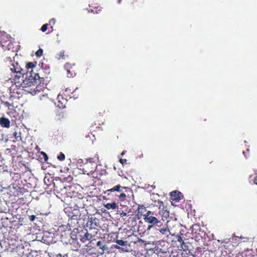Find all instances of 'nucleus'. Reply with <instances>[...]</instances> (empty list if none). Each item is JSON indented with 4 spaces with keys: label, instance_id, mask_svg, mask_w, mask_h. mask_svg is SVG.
Returning <instances> with one entry per match:
<instances>
[{
    "label": "nucleus",
    "instance_id": "f257e3e1",
    "mask_svg": "<svg viewBox=\"0 0 257 257\" xmlns=\"http://www.w3.org/2000/svg\"><path fill=\"white\" fill-rule=\"evenodd\" d=\"M115 242L117 244H113V246L114 248L119 249L123 252H129L130 249L127 246V241H124L122 239H116Z\"/></svg>",
    "mask_w": 257,
    "mask_h": 257
},
{
    "label": "nucleus",
    "instance_id": "f03ea898",
    "mask_svg": "<svg viewBox=\"0 0 257 257\" xmlns=\"http://www.w3.org/2000/svg\"><path fill=\"white\" fill-rule=\"evenodd\" d=\"M144 219L145 222L154 225H157L158 227H160L162 224L161 221L159 220L158 218L154 215L149 216V217L147 216L146 218H144Z\"/></svg>",
    "mask_w": 257,
    "mask_h": 257
},
{
    "label": "nucleus",
    "instance_id": "7ed1b4c3",
    "mask_svg": "<svg viewBox=\"0 0 257 257\" xmlns=\"http://www.w3.org/2000/svg\"><path fill=\"white\" fill-rule=\"evenodd\" d=\"M171 196L172 199L177 201H179L183 197L182 194L180 192L177 191H175L171 192Z\"/></svg>",
    "mask_w": 257,
    "mask_h": 257
},
{
    "label": "nucleus",
    "instance_id": "20e7f679",
    "mask_svg": "<svg viewBox=\"0 0 257 257\" xmlns=\"http://www.w3.org/2000/svg\"><path fill=\"white\" fill-rule=\"evenodd\" d=\"M10 120L5 117H1L0 118V124L1 125L5 127H10Z\"/></svg>",
    "mask_w": 257,
    "mask_h": 257
},
{
    "label": "nucleus",
    "instance_id": "39448f33",
    "mask_svg": "<svg viewBox=\"0 0 257 257\" xmlns=\"http://www.w3.org/2000/svg\"><path fill=\"white\" fill-rule=\"evenodd\" d=\"M104 207L108 210L115 209L117 207L115 202H112V203H107L104 205Z\"/></svg>",
    "mask_w": 257,
    "mask_h": 257
},
{
    "label": "nucleus",
    "instance_id": "423d86ee",
    "mask_svg": "<svg viewBox=\"0 0 257 257\" xmlns=\"http://www.w3.org/2000/svg\"><path fill=\"white\" fill-rule=\"evenodd\" d=\"M69 66H70V64L69 63H66L65 65V68L67 70V76L68 77H73V74L72 73H71L70 72V70L69 69Z\"/></svg>",
    "mask_w": 257,
    "mask_h": 257
},
{
    "label": "nucleus",
    "instance_id": "0eeeda50",
    "mask_svg": "<svg viewBox=\"0 0 257 257\" xmlns=\"http://www.w3.org/2000/svg\"><path fill=\"white\" fill-rule=\"evenodd\" d=\"M98 221V219L96 218H90L89 221L91 222V225H94L95 227H96L98 226V223L97 221Z\"/></svg>",
    "mask_w": 257,
    "mask_h": 257
},
{
    "label": "nucleus",
    "instance_id": "6e6552de",
    "mask_svg": "<svg viewBox=\"0 0 257 257\" xmlns=\"http://www.w3.org/2000/svg\"><path fill=\"white\" fill-rule=\"evenodd\" d=\"M92 237V235L91 234L89 233L88 232H86L83 237V239H85L87 240H89Z\"/></svg>",
    "mask_w": 257,
    "mask_h": 257
},
{
    "label": "nucleus",
    "instance_id": "1a4fd4ad",
    "mask_svg": "<svg viewBox=\"0 0 257 257\" xmlns=\"http://www.w3.org/2000/svg\"><path fill=\"white\" fill-rule=\"evenodd\" d=\"M21 135V132L18 133L17 132H15L14 133V136L15 138L17 140H18V139H20L21 140H22Z\"/></svg>",
    "mask_w": 257,
    "mask_h": 257
},
{
    "label": "nucleus",
    "instance_id": "9d476101",
    "mask_svg": "<svg viewBox=\"0 0 257 257\" xmlns=\"http://www.w3.org/2000/svg\"><path fill=\"white\" fill-rule=\"evenodd\" d=\"M26 75V78L29 76L30 77H33L34 79H36V75L37 74H36L33 77L31 73V72H29L28 71L26 74H23V77H24V75Z\"/></svg>",
    "mask_w": 257,
    "mask_h": 257
},
{
    "label": "nucleus",
    "instance_id": "9b49d317",
    "mask_svg": "<svg viewBox=\"0 0 257 257\" xmlns=\"http://www.w3.org/2000/svg\"><path fill=\"white\" fill-rule=\"evenodd\" d=\"M160 232L163 234H166L167 232H169L170 231H169V229L168 228H161L159 230Z\"/></svg>",
    "mask_w": 257,
    "mask_h": 257
},
{
    "label": "nucleus",
    "instance_id": "f8f14e48",
    "mask_svg": "<svg viewBox=\"0 0 257 257\" xmlns=\"http://www.w3.org/2000/svg\"><path fill=\"white\" fill-rule=\"evenodd\" d=\"M154 215V213L151 212V211H148L147 213L143 215L144 218H146V217H149V216Z\"/></svg>",
    "mask_w": 257,
    "mask_h": 257
},
{
    "label": "nucleus",
    "instance_id": "ddd939ff",
    "mask_svg": "<svg viewBox=\"0 0 257 257\" xmlns=\"http://www.w3.org/2000/svg\"><path fill=\"white\" fill-rule=\"evenodd\" d=\"M43 54V50L41 49H39L36 52V55L37 57H41L42 55Z\"/></svg>",
    "mask_w": 257,
    "mask_h": 257
},
{
    "label": "nucleus",
    "instance_id": "4468645a",
    "mask_svg": "<svg viewBox=\"0 0 257 257\" xmlns=\"http://www.w3.org/2000/svg\"><path fill=\"white\" fill-rule=\"evenodd\" d=\"M57 158L60 161L64 160L65 159V155L62 153H61L60 155L57 156Z\"/></svg>",
    "mask_w": 257,
    "mask_h": 257
},
{
    "label": "nucleus",
    "instance_id": "2eb2a0df",
    "mask_svg": "<svg viewBox=\"0 0 257 257\" xmlns=\"http://www.w3.org/2000/svg\"><path fill=\"white\" fill-rule=\"evenodd\" d=\"M177 241L181 243V245H185V242L183 240L181 236H177Z\"/></svg>",
    "mask_w": 257,
    "mask_h": 257
},
{
    "label": "nucleus",
    "instance_id": "dca6fc26",
    "mask_svg": "<svg viewBox=\"0 0 257 257\" xmlns=\"http://www.w3.org/2000/svg\"><path fill=\"white\" fill-rule=\"evenodd\" d=\"M100 249L103 251V252L101 253L102 254L104 253V251L108 250V248L106 244H104L102 245V246H100Z\"/></svg>",
    "mask_w": 257,
    "mask_h": 257
},
{
    "label": "nucleus",
    "instance_id": "f3484780",
    "mask_svg": "<svg viewBox=\"0 0 257 257\" xmlns=\"http://www.w3.org/2000/svg\"><path fill=\"white\" fill-rule=\"evenodd\" d=\"M34 67H35V65L33 64V63L32 62H29L27 65V69L28 70L30 69H32Z\"/></svg>",
    "mask_w": 257,
    "mask_h": 257
},
{
    "label": "nucleus",
    "instance_id": "a211bd4d",
    "mask_svg": "<svg viewBox=\"0 0 257 257\" xmlns=\"http://www.w3.org/2000/svg\"><path fill=\"white\" fill-rule=\"evenodd\" d=\"M115 188V191L120 192L121 191V188H123L120 185H117L114 187Z\"/></svg>",
    "mask_w": 257,
    "mask_h": 257
},
{
    "label": "nucleus",
    "instance_id": "6ab92c4d",
    "mask_svg": "<svg viewBox=\"0 0 257 257\" xmlns=\"http://www.w3.org/2000/svg\"><path fill=\"white\" fill-rule=\"evenodd\" d=\"M47 27H48V24H47L43 25V26L41 28V31L42 32H45L47 30Z\"/></svg>",
    "mask_w": 257,
    "mask_h": 257
},
{
    "label": "nucleus",
    "instance_id": "aec40b11",
    "mask_svg": "<svg viewBox=\"0 0 257 257\" xmlns=\"http://www.w3.org/2000/svg\"><path fill=\"white\" fill-rule=\"evenodd\" d=\"M181 247L184 250H186L188 249V246L185 243V245H181Z\"/></svg>",
    "mask_w": 257,
    "mask_h": 257
},
{
    "label": "nucleus",
    "instance_id": "412c9836",
    "mask_svg": "<svg viewBox=\"0 0 257 257\" xmlns=\"http://www.w3.org/2000/svg\"><path fill=\"white\" fill-rule=\"evenodd\" d=\"M29 218L31 221H34L36 218V216L34 215H30Z\"/></svg>",
    "mask_w": 257,
    "mask_h": 257
},
{
    "label": "nucleus",
    "instance_id": "4be33fe9",
    "mask_svg": "<svg viewBox=\"0 0 257 257\" xmlns=\"http://www.w3.org/2000/svg\"><path fill=\"white\" fill-rule=\"evenodd\" d=\"M41 154L44 156L45 160L47 161L48 159V156L47 155V154L43 152L41 153Z\"/></svg>",
    "mask_w": 257,
    "mask_h": 257
},
{
    "label": "nucleus",
    "instance_id": "5701e85b",
    "mask_svg": "<svg viewBox=\"0 0 257 257\" xmlns=\"http://www.w3.org/2000/svg\"><path fill=\"white\" fill-rule=\"evenodd\" d=\"M126 197V195L125 193H121L119 196V198H124Z\"/></svg>",
    "mask_w": 257,
    "mask_h": 257
},
{
    "label": "nucleus",
    "instance_id": "b1692460",
    "mask_svg": "<svg viewBox=\"0 0 257 257\" xmlns=\"http://www.w3.org/2000/svg\"><path fill=\"white\" fill-rule=\"evenodd\" d=\"M102 242L101 241H98L96 243V245L100 248V246H102Z\"/></svg>",
    "mask_w": 257,
    "mask_h": 257
},
{
    "label": "nucleus",
    "instance_id": "393cba45",
    "mask_svg": "<svg viewBox=\"0 0 257 257\" xmlns=\"http://www.w3.org/2000/svg\"><path fill=\"white\" fill-rule=\"evenodd\" d=\"M119 162L122 164H123L124 163H126V159H120L119 160Z\"/></svg>",
    "mask_w": 257,
    "mask_h": 257
},
{
    "label": "nucleus",
    "instance_id": "a878e982",
    "mask_svg": "<svg viewBox=\"0 0 257 257\" xmlns=\"http://www.w3.org/2000/svg\"><path fill=\"white\" fill-rule=\"evenodd\" d=\"M120 215L121 217H124L126 216V213L125 212H122Z\"/></svg>",
    "mask_w": 257,
    "mask_h": 257
},
{
    "label": "nucleus",
    "instance_id": "bb28decb",
    "mask_svg": "<svg viewBox=\"0 0 257 257\" xmlns=\"http://www.w3.org/2000/svg\"><path fill=\"white\" fill-rule=\"evenodd\" d=\"M55 22H56V20L55 19H52L50 21V23H51V22H53V23L54 24L55 23Z\"/></svg>",
    "mask_w": 257,
    "mask_h": 257
},
{
    "label": "nucleus",
    "instance_id": "cd10ccee",
    "mask_svg": "<svg viewBox=\"0 0 257 257\" xmlns=\"http://www.w3.org/2000/svg\"><path fill=\"white\" fill-rule=\"evenodd\" d=\"M108 191H110V192H114V191H115L114 187H113V188H111V189H109V190H108Z\"/></svg>",
    "mask_w": 257,
    "mask_h": 257
},
{
    "label": "nucleus",
    "instance_id": "c85d7f7f",
    "mask_svg": "<svg viewBox=\"0 0 257 257\" xmlns=\"http://www.w3.org/2000/svg\"><path fill=\"white\" fill-rule=\"evenodd\" d=\"M154 226V225L152 224L151 225H149L148 228H147V230H149L151 229V228Z\"/></svg>",
    "mask_w": 257,
    "mask_h": 257
},
{
    "label": "nucleus",
    "instance_id": "c756f323",
    "mask_svg": "<svg viewBox=\"0 0 257 257\" xmlns=\"http://www.w3.org/2000/svg\"><path fill=\"white\" fill-rule=\"evenodd\" d=\"M254 183L257 185V176L255 177L254 179Z\"/></svg>",
    "mask_w": 257,
    "mask_h": 257
},
{
    "label": "nucleus",
    "instance_id": "7c9ffc66",
    "mask_svg": "<svg viewBox=\"0 0 257 257\" xmlns=\"http://www.w3.org/2000/svg\"><path fill=\"white\" fill-rule=\"evenodd\" d=\"M143 206H140V205H139V207H138V210H139V211H140V209H141V208H143Z\"/></svg>",
    "mask_w": 257,
    "mask_h": 257
},
{
    "label": "nucleus",
    "instance_id": "2f4dec72",
    "mask_svg": "<svg viewBox=\"0 0 257 257\" xmlns=\"http://www.w3.org/2000/svg\"><path fill=\"white\" fill-rule=\"evenodd\" d=\"M5 105H7V106H9L10 105V103L8 102H6Z\"/></svg>",
    "mask_w": 257,
    "mask_h": 257
},
{
    "label": "nucleus",
    "instance_id": "473e14b6",
    "mask_svg": "<svg viewBox=\"0 0 257 257\" xmlns=\"http://www.w3.org/2000/svg\"><path fill=\"white\" fill-rule=\"evenodd\" d=\"M125 152H126V151H123V152L121 153V156H123V155L125 154Z\"/></svg>",
    "mask_w": 257,
    "mask_h": 257
},
{
    "label": "nucleus",
    "instance_id": "72a5a7b5",
    "mask_svg": "<svg viewBox=\"0 0 257 257\" xmlns=\"http://www.w3.org/2000/svg\"><path fill=\"white\" fill-rule=\"evenodd\" d=\"M15 71V72H16V73L20 72L19 71Z\"/></svg>",
    "mask_w": 257,
    "mask_h": 257
},
{
    "label": "nucleus",
    "instance_id": "f704fd0d",
    "mask_svg": "<svg viewBox=\"0 0 257 257\" xmlns=\"http://www.w3.org/2000/svg\"><path fill=\"white\" fill-rule=\"evenodd\" d=\"M120 1H121V0H119V1H118V3H120Z\"/></svg>",
    "mask_w": 257,
    "mask_h": 257
}]
</instances>
